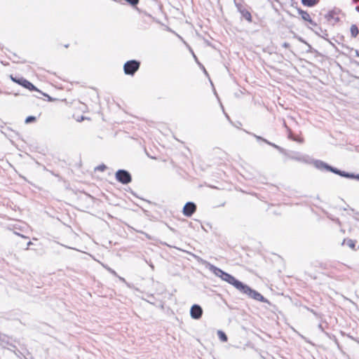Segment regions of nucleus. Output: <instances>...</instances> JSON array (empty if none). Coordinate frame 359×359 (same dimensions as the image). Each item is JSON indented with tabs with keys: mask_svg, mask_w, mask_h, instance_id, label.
Instances as JSON below:
<instances>
[{
	"mask_svg": "<svg viewBox=\"0 0 359 359\" xmlns=\"http://www.w3.org/2000/svg\"><path fill=\"white\" fill-rule=\"evenodd\" d=\"M203 264L216 276L220 278L222 280L227 282L232 285L240 292L247 294L249 297L257 300L261 302H266L267 300L257 291L252 290L248 285L244 284L240 280H237L231 274L222 271L219 268L214 266L207 261L201 259Z\"/></svg>",
	"mask_w": 359,
	"mask_h": 359,
	"instance_id": "obj_1",
	"label": "nucleus"
},
{
	"mask_svg": "<svg viewBox=\"0 0 359 359\" xmlns=\"http://www.w3.org/2000/svg\"><path fill=\"white\" fill-rule=\"evenodd\" d=\"M140 66V62L137 60L127 61L123 65L124 73L127 75L133 76L139 69Z\"/></svg>",
	"mask_w": 359,
	"mask_h": 359,
	"instance_id": "obj_2",
	"label": "nucleus"
},
{
	"mask_svg": "<svg viewBox=\"0 0 359 359\" xmlns=\"http://www.w3.org/2000/svg\"><path fill=\"white\" fill-rule=\"evenodd\" d=\"M116 180L123 184H128L132 181L130 173L126 170L120 169L115 174Z\"/></svg>",
	"mask_w": 359,
	"mask_h": 359,
	"instance_id": "obj_3",
	"label": "nucleus"
},
{
	"mask_svg": "<svg viewBox=\"0 0 359 359\" xmlns=\"http://www.w3.org/2000/svg\"><path fill=\"white\" fill-rule=\"evenodd\" d=\"M334 174H337L341 177L351 178V179H356L359 180V174L355 175L353 173L346 172L345 171L340 170L336 168L332 167L331 165H328L327 170Z\"/></svg>",
	"mask_w": 359,
	"mask_h": 359,
	"instance_id": "obj_4",
	"label": "nucleus"
},
{
	"mask_svg": "<svg viewBox=\"0 0 359 359\" xmlns=\"http://www.w3.org/2000/svg\"><path fill=\"white\" fill-rule=\"evenodd\" d=\"M203 309L198 304H194L190 309V316L193 319L198 320L202 317Z\"/></svg>",
	"mask_w": 359,
	"mask_h": 359,
	"instance_id": "obj_5",
	"label": "nucleus"
},
{
	"mask_svg": "<svg viewBox=\"0 0 359 359\" xmlns=\"http://www.w3.org/2000/svg\"><path fill=\"white\" fill-rule=\"evenodd\" d=\"M196 210V205L193 202H187L182 210L183 215L186 217H191Z\"/></svg>",
	"mask_w": 359,
	"mask_h": 359,
	"instance_id": "obj_6",
	"label": "nucleus"
},
{
	"mask_svg": "<svg viewBox=\"0 0 359 359\" xmlns=\"http://www.w3.org/2000/svg\"><path fill=\"white\" fill-rule=\"evenodd\" d=\"M297 11L303 20L309 22L313 26H316V23L311 19L307 11H305L300 8H297Z\"/></svg>",
	"mask_w": 359,
	"mask_h": 359,
	"instance_id": "obj_7",
	"label": "nucleus"
},
{
	"mask_svg": "<svg viewBox=\"0 0 359 359\" xmlns=\"http://www.w3.org/2000/svg\"><path fill=\"white\" fill-rule=\"evenodd\" d=\"M326 18L328 21L332 22L333 25L339 22V18L336 15V13L333 11H330L327 15Z\"/></svg>",
	"mask_w": 359,
	"mask_h": 359,
	"instance_id": "obj_8",
	"label": "nucleus"
},
{
	"mask_svg": "<svg viewBox=\"0 0 359 359\" xmlns=\"http://www.w3.org/2000/svg\"><path fill=\"white\" fill-rule=\"evenodd\" d=\"M290 158L292 159L298 161H302V162H305V163H309V157L308 156H303V155H300L299 154H294V155L290 156Z\"/></svg>",
	"mask_w": 359,
	"mask_h": 359,
	"instance_id": "obj_9",
	"label": "nucleus"
},
{
	"mask_svg": "<svg viewBox=\"0 0 359 359\" xmlns=\"http://www.w3.org/2000/svg\"><path fill=\"white\" fill-rule=\"evenodd\" d=\"M21 86H23L24 88L29 90H36L38 91L39 90L31 83L29 82V81H27V79H25V80H21Z\"/></svg>",
	"mask_w": 359,
	"mask_h": 359,
	"instance_id": "obj_10",
	"label": "nucleus"
},
{
	"mask_svg": "<svg viewBox=\"0 0 359 359\" xmlns=\"http://www.w3.org/2000/svg\"><path fill=\"white\" fill-rule=\"evenodd\" d=\"M313 164H314L315 167L319 170H323V169L327 170V168L329 165L328 164H327L326 163H325L320 160L314 161Z\"/></svg>",
	"mask_w": 359,
	"mask_h": 359,
	"instance_id": "obj_11",
	"label": "nucleus"
},
{
	"mask_svg": "<svg viewBox=\"0 0 359 359\" xmlns=\"http://www.w3.org/2000/svg\"><path fill=\"white\" fill-rule=\"evenodd\" d=\"M320 0H301L302 4L308 7H313L318 4Z\"/></svg>",
	"mask_w": 359,
	"mask_h": 359,
	"instance_id": "obj_12",
	"label": "nucleus"
},
{
	"mask_svg": "<svg viewBox=\"0 0 359 359\" xmlns=\"http://www.w3.org/2000/svg\"><path fill=\"white\" fill-rule=\"evenodd\" d=\"M241 14L242 15L243 18H244L246 20L251 22H252V15L251 13L248 11H241Z\"/></svg>",
	"mask_w": 359,
	"mask_h": 359,
	"instance_id": "obj_13",
	"label": "nucleus"
},
{
	"mask_svg": "<svg viewBox=\"0 0 359 359\" xmlns=\"http://www.w3.org/2000/svg\"><path fill=\"white\" fill-rule=\"evenodd\" d=\"M350 31H351V36L353 38H355L359 34V29L356 25H352L351 26Z\"/></svg>",
	"mask_w": 359,
	"mask_h": 359,
	"instance_id": "obj_14",
	"label": "nucleus"
},
{
	"mask_svg": "<svg viewBox=\"0 0 359 359\" xmlns=\"http://www.w3.org/2000/svg\"><path fill=\"white\" fill-rule=\"evenodd\" d=\"M217 335L222 341L226 342L228 339L226 334L221 330L217 331Z\"/></svg>",
	"mask_w": 359,
	"mask_h": 359,
	"instance_id": "obj_15",
	"label": "nucleus"
},
{
	"mask_svg": "<svg viewBox=\"0 0 359 359\" xmlns=\"http://www.w3.org/2000/svg\"><path fill=\"white\" fill-rule=\"evenodd\" d=\"M344 243L346 242V245L350 247L352 249H354L355 248V242L353 241V240H351V239H348V240H344Z\"/></svg>",
	"mask_w": 359,
	"mask_h": 359,
	"instance_id": "obj_16",
	"label": "nucleus"
},
{
	"mask_svg": "<svg viewBox=\"0 0 359 359\" xmlns=\"http://www.w3.org/2000/svg\"><path fill=\"white\" fill-rule=\"evenodd\" d=\"M264 142L265 143H266L267 144H269V145L272 146L273 147L277 149L278 150H279L281 152L283 151V149L281 147H280L279 146H278L273 143L269 142L267 140H264Z\"/></svg>",
	"mask_w": 359,
	"mask_h": 359,
	"instance_id": "obj_17",
	"label": "nucleus"
},
{
	"mask_svg": "<svg viewBox=\"0 0 359 359\" xmlns=\"http://www.w3.org/2000/svg\"><path fill=\"white\" fill-rule=\"evenodd\" d=\"M36 120V118L34 116H29L25 119V123L28 124L32 122H34Z\"/></svg>",
	"mask_w": 359,
	"mask_h": 359,
	"instance_id": "obj_18",
	"label": "nucleus"
},
{
	"mask_svg": "<svg viewBox=\"0 0 359 359\" xmlns=\"http://www.w3.org/2000/svg\"><path fill=\"white\" fill-rule=\"evenodd\" d=\"M125 1H127L132 6H136L139 3V0H125Z\"/></svg>",
	"mask_w": 359,
	"mask_h": 359,
	"instance_id": "obj_19",
	"label": "nucleus"
},
{
	"mask_svg": "<svg viewBox=\"0 0 359 359\" xmlns=\"http://www.w3.org/2000/svg\"><path fill=\"white\" fill-rule=\"evenodd\" d=\"M106 169H107V166L104 164H102V165H98L95 168V170H98V171H102H102H104Z\"/></svg>",
	"mask_w": 359,
	"mask_h": 359,
	"instance_id": "obj_20",
	"label": "nucleus"
},
{
	"mask_svg": "<svg viewBox=\"0 0 359 359\" xmlns=\"http://www.w3.org/2000/svg\"><path fill=\"white\" fill-rule=\"evenodd\" d=\"M236 6L238 9V11L241 13V11H245V8L242 6L241 4L235 2Z\"/></svg>",
	"mask_w": 359,
	"mask_h": 359,
	"instance_id": "obj_21",
	"label": "nucleus"
},
{
	"mask_svg": "<svg viewBox=\"0 0 359 359\" xmlns=\"http://www.w3.org/2000/svg\"><path fill=\"white\" fill-rule=\"evenodd\" d=\"M12 79H13V81H14L15 82H16V83H18V84L21 85V83H22V82H21V80H25V79H24V78L13 79V78L12 77Z\"/></svg>",
	"mask_w": 359,
	"mask_h": 359,
	"instance_id": "obj_22",
	"label": "nucleus"
},
{
	"mask_svg": "<svg viewBox=\"0 0 359 359\" xmlns=\"http://www.w3.org/2000/svg\"><path fill=\"white\" fill-rule=\"evenodd\" d=\"M288 137L294 141H298L297 139L294 138L292 135V133L291 131L290 130V133H289V135H288Z\"/></svg>",
	"mask_w": 359,
	"mask_h": 359,
	"instance_id": "obj_23",
	"label": "nucleus"
},
{
	"mask_svg": "<svg viewBox=\"0 0 359 359\" xmlns=\"http://www.w3.org/2000/svg\"><path fill=\"white\" fill-rule=\"evenodd\" d=\"M253 136L257 140H262L264 142V140H265L264 138L260 137V136H258L255 134H253Z\"/></svg>",
	"mask_w": 359,
	"mask_h": 359,
	"instance_id": "obj_24",
	"label": "nucleus"
},
{
	"mask_svg": "<svg viewBox=\"0 0 359 359\" xmlns=\"http://www.w3.org/2000/svg\"><path fill=\"white\" fill-rule=\"evenodd\" d=\"M108 270H109V271L111 273H112V274H114V275H116V273L114 270H112L111 269H109H109H108Z\"/></svg>",
	"mask_w": 359,
	"mask_h": 359,
	"instance_id": "obj_25",
	"label": "nucleus"
},
{
	"mask_svg": "<svg viewBox=\"0 0 359 359\" xmlns=\"http://www.w3.org/2000/svg\"><path fill=\"white\" fill-rule=\"evenodd\" d=\"M302 42L306 43L310 48H311V45H309L308 43H306L304 40L300 39H299Z\"/></svg>",
	"mask_w": 359,
	"mask_h": 359,
	"instance_id": "obj_26",
	"label": "nucleus"
},
{
	"mask_svg": "<svg viewBox=\"0 0 359 359\" xmlns=\"http://www.w3.org/2000/svg\"><path fill=\"white\" fill-rule=\"evenodd\" d=\"M355 217L356 219H359V212H357L355 214Z\"/></svg>",
	"mask_w": 359,
	"mask_h": 359,
	"instance_id": "obj_27",
	"label": "nucleus"
},
{
	"mask_svg": "<svg viewBox=\"0 0 359 359\" xmlns=\"http://www.w3.org/2000/svg\"><path fill=\"white\" fill-rule=\"evenodd\" d=\"M31 245H32V243L31 241L28 242L27 248L26 249H28L29 246H30Z\"/></svg>",
	"mask_w": 359,
	"mask_h": 359,
	"instance_id": "obj_28",
	"label": "nucleus"
},
{
	"mask_svg": "<svg viewBox=\"0 0 359 359\" xmlns=\"http://www.w3.org/2000/svg\"><path fill=\"white\" fill-rule=\"evenodd\" d=\"M283 46H284V47H285V48H287V47H288V46H289V44H288L287 43H285L283 44Z\"/></svg>",
	"mask_w": 359,
	"mask_h": 359,
	"instance_id": "obj_29",
	"label": "nucleus"
},
{
	"mask_svg": "<svg viewBox=\"0 0 359 359\" xmlns=\"http://www.w3.org/2000/svg\"><path fill=\"white\" fill-rule=\"evenodd\" d=\"M355 53H356V55L359 57V51L356 50Z\"/></svg>",
	"mask_w": 359,
	"mask_h": 359,
	"instance_id": "obj_30",
	"label": "nucleus"
},
{
	"mask_svg": "<svg viewBox=\"0 0 359 359\" xmlns=\"http://www.w3.org/2000/svg\"><path fill=\"white\" fill-rule=\"evenodd\" d=\"M203 68L204 72H205V74H207V72H206V70L205 69V68H204V67H203Z\"/></svg>",
	"mask_w": 359,
	"mask_h": 359,
	"instance_id": "obj_31",
	"label": "nucleus"
},
{
	"mask_svg": "<svg viewBox=\"0 0 359 359\" xmlns=\"http://www.w3.org/2000/svg\"><path fill=\"white\" fill-rule=\"evenodd\" d=\"M356 9H357L358 11H359V6H357V7H356Z\"/></svg>",
	"mask_w": 359,
	"mask_h": 359,
	"instance_id": "obj_32",
	"label": "nucleus"
},
{
	"mask_svg": "<svg viewBox=\"0 0 359 359\" xmlns=\"http://www.w3.org/2000/svg\"><path fill=\"white\" fill-rule=\"evenodd\" d=\"M292 2H293L294 0H290Z\"/></svg>",
	"mask_w": 359,
	"mask_h": 359,
	"instance_id": "obj_33",
	"label": "nucleus"
}]
</instances>
